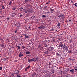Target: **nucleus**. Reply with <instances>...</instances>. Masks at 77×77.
Segmentation results:
<instances>
[{
    "mask_svg": "<svg viewBox=\"0 0 77 77\" xmlns=\"http://www.w3.org/2000/svg\"><path fill=\"white\" fill-rule=\"evenodd\" d=\"M58 17H59V18H61L62 20H64V19H65L64 14L62 13H60V14L58 16Z\"/></svg>",
    "mask_w": 77,
    "mask_h": 77,
    "instance_id": "f257e3e1",
    "label": "nucleus"
},
{
    "mask_svg": "<svg viewBox=\"0 0 77 77\" xmlns=\"http://www.w3.org/2000/svg\"><path fill=\"white\" fill-rule=\"evenodd\" d=\"M63 47H64V46L63 45L62 43V42H60L59 44V48H61L62 49V48L63 49Z\"/></svg>",
    "mask_w": 77,
    "mask_h": 77,
    "instance_id": "f03ea898",
    "label": "nucleus"
},
{
    "mask_svg": "<svg viewBox=\"0 0 77 77\" xmlns=\"http://www.w3.org/2000/svg\"><path fill=\"white\" fill-rule=\"evenodd\" d=\"M24 12H25V13H27V12H29V13H30V14H32V13L33 12V11H32L31 10H24Z\"/></svg>",
    "mask_w": 77,
    "mask_h": 77,
    "instance_id": "7ed1b4c3",
    "label": "nucleus"
},
{
    "mask_svg": "<svg viewBox=\"0 0 77 77\" xmlns=\"http://www.w3.org/2000/svg\"><path fill=\"white\" fill-rule=\"evenodd\" d=\"M28 61L29 63H30L31 62H33V61L35 62V59H34V58H32V59H29L28 60Z\"/></svg>",
    "mask_w": 77,
    "mask_h": 77,
    "instance_id": "20e7f679",
    "label": "nucleus"
},
{
    "mask_svg": "<svg viewBox=\"0 0 77 77\" xmlns=\"http://www.w3.org/2000/svg\"><path fill=\"white\" fill-rule=\"evenodd\" d=\"M65 48V50L68 51V47L65 45H64V46H63V49H64Z\"/></svg>",
    "mask_w": 77,
    "mask_h": 77,
    "instance_id": "39448f33",
    "label": "nucleus"
},
{
    "mask_svg": "<svg viewBox=\"0 0 77 77\" xmlns=\"http://www.w3.org/2000/svg\"><path fill=\"white\" fill-rule=\"evenodd\" d=\"M56 56H61L60 54V53H59V52H58L56 53Z\"/></svg>",
    "mask_w": 77,
    "mask_h": 77,
    "instance_id": "423d86ee",
    "label": "nucleus"
},
{
    "mask_svg": "<svg viewBox=\"0 0 77 77\" xmlns=\"http://www.w3.org/2000/svg\"><path fill=\"white\" fill-rule=\"evenodd\" d=\"M24 56V55L22 54V52H20L19 56L20 57H21L22 56Z\"/></svg>",
    "mask_w": 77,
    "mask_h": 77,
    "instance_id": "0eeeda50",
    "label": "nucleus"
},
{
    "mask_svg": "<svg viewBox=\"0 0 77 77\" xmlns=\"http://www.w3.org/2000/svg\"><path fill=\"white\" fill-rule=\"evenodd\" d=\"M34 62H36V61H38V57L37 58H34Z\"/></svg>",
    "mask_w": 77,
    "mask_h": 77,
    "instance_id": "6e6552de",
    "label": "nucleus"
},
{
    "mask_svg": "<svg viewBox=\"0 0 77 77\" xmlns=\"http://www.w3.org/2000/svg\"><path fill=\"white\" fill-rule=\"evenodd\" d=\"M51 74H52L53 73H54V69H51Z\"/></svg>",
    "mask_w": 77,
    "mask_h": 77,
    "instance_id": "1a4fd4ad",
    "label": "nucleus"
},
{
    "mask_svg": "<svg viewBox=\"0 0 77 77\" xmlns=\"http://www.w3.org/2000/svg\"><path fill=\"white\" fill-rule=\"evenodd\" d=\"M16 25V26H17V27H20L21 25H20V23H17Z\"/></svg>",
    "mask_w": 77,
    "mask_h": 77,
    "instance_id": "9d476101",
    "label": "nucleus"
},
{
    "mask_svg": "<svg viewBox=\"0 0 77 77\" xmlns=\"http://www.w3.org/2000/svg\"><path fill=\"white\" fill-rule=\"evenodd\" d=\"M49 51V49H46V51L45 52V54H48V51Z\"/></svg>",
    "mask_w": 77,
    "mask_h": 77,
    "instance_id": "9b49d317",
    "label": "nucleus"
},
{
    "mask_svg": "<svg viewBox=\"0 0 77 77\" xmlns=\"http://www.w3.org/2000/svg\"><path fill=\"white\" fill-rule=\"evenodd\" d=\"M70 72H72V73H74V69H72L71 70H70Z\"/></svg>",
    "mask_w": 77,
    "mask_h": 77,
    "instance_id": "f8f14e48",
    "label": "nucleus"
},
{
    "mask_svg": "<svg viewBox=\"0 0 77 77\" xmlns=\"http://www.w3.org/2000/svg\"><path fill=\"white\" fill-rule=\"evenodd\" d=\"M48 2H47L46 3L45 5H48L49 4H50V3L51 2V1H48Z\"/></svg>",
    "mask_w": 77,
    "mask_h": 77,
    "instance_id": "ddd939ff",
    "label": "nucleus"
},
{
    "mask_svg": "<svg viewBox=\"0 0 77 77\" xmlns=\"http://www.w3.org/2000/svg\"><path fill=\"white\" fill-rule=\"evenodd\" d=\"M0 46L2 47V48H3V47H5V45L3 44L0 45Z\"/></svg>",
    "mask_w": 77,
    "mask_h": 77,
    "instance_id": "4468645a",
    "label": "nucleus"
},
{
    "mask_svg": "<svg viewBox=\"0 0 77 77\" xmlns=\"http://www.w3.org/2000/svg\"><path fill=\"white\" fill-rule=\"evenodd\" d=\"M49 48H50V50H53V49H54V47H51V46H50Z\"/></svg>",
    "mask_w": 77,
    "mask_h": 77,
    "instance_id": "2eb2a0df",
    "label": "nucleus"
},
{
    "mask_svg": "<svg viewBox=\"0 0 77 77\" xmlns=\"http://www.w3.org/2000/svg\"><path fill=\"white\" fill-rule=\"evenodd\" d=\"M44 9L47 10V9H48L47 6H45V7H44Z\"/></svg>",
    "mask_w": 77,
    "mask_h": 77,
    "instance_id": "dca6fc26",
    "label": "nucleus"
},
{
    "mask_svg": "<svg viewBox=\"0 0 77 77\" xmlns=\"http://www.w3.org/2000/svg\"><path fill=\"white\" fill-rule=\"evenodd\" d=\"M60 23L59 22H58V24L57 25V26H58V27H59V26H60Z\"/></svg>",
    "mask_w": 77,
    "mask_h": 77,
    "instance_id": "f3484780",
    "label": "nucleus"
},
{
    "mask_svg": "<svg viewBox=\"0 0 77 77\" xmlns=\"http://www.w3.org/2000/svg\"><path fill=\"white\" fill-rule=\"evenodd\" d=\"M26 54H30V52L29 51H26Z\"/></svg>",
    "mask_w": 77,
    "mask_h": 77,
    "instance_id": "a211bd4d",
    "label": "nucleus"
},
{
    "mask_svg": "<svg viewBox=\"0 0 77 77\" xmlns=\"http://www.w3.org/2000/svg\"><path fill=\"white\" fill-rule=\"evenodd\" d=\"M30 1V0H25L24 1L25 3H27V2H29Z\"/></svg>",
    "mask_w": 77,
    "mask_h": 77,
    "instance_id": "6ab92c4d",
    "label": "nucleus"
},
{
    "mask_svg": "<svg viewBox=\"0 0 77 77\" xmlns=\"http://www.w3.org/2000/svg\"><path fill=\"white\" fill-rule=\"evenodd\" d=\"M12 3V2L11 1H10V3H9V5H10Z\"/></svg>",
    "mask_w": 77,
    "mask_h": 77,
    "instance_id": "aec40b11",
    "label": "nucleus"
},
{
    "mask_svg": "<svg viewBox=\"0 0 77 77\" xmlns=\"http://www.w3.org/2000/svg\"><path fill=\"white\" fill-rule=\"evenodd\" d=\"M16 47H17L18 49V50H20V46L17 45Z\"/></svg>",
    "mask_w": 77,
    "mask_h": 77,
    "instance_id": "412c9836",
    "label": "nucleus"
},
{
    "mask_svg": "<svg viewBox=\"0 0 77 77\" xmlns=\"http://www.w3.org/2000/svg\"><path fill=\"white\" fill-rule=\"evenodd\" d=\"M15 15H16L15 14H13L12 15H11V17H14Z\"/></svg>",
    "mask_w": 77,
    "mask_h": 77,
    "instance_id": "4be33fe9",
    "label": "nucleus"
},
{
    "mask_svg": "<svg viewBox=\"0 0 77 77\" xmlns=\"http://www.w3.org/2000/svg\"><path fill=\"white\" fill-rule=\"evenodd\" d=\"M27 8H30V7L31 6V5H30V4H29L27 5Z\"/></svg>",
    "mask_w": 77,
    "mask_h": 77,
    "instance_id": "5701e85b",
    "label": "nucleus"
},
{
    "mask_svg": "<svg viewBox=\"0 0 77 77\" xmlns=\"http://www.w3.org/2000/svg\"><path fill=\"white\" fill-rule=\"evenodd\" d=\"M1 8L2 9H5V8L4 6H2L1 7Z\"/></svg>",
    "mask_w": 77,
    "mask_h": 77,
    "instance_id": "b1692460",
    "label": "nucleus"
},
{
    "mask_svg": "<svg viewBox=\"0 0 77 77\" xmlns=\"http://www.w3.org/2000/svg\"><path fill=\"white\" fill-rule=\"evenodd\" d=\"M25 38H26L27 39H29V36H28L27 35H26Z\"/></svg>",
    "mask_w": 77,
    "mask_h": 77,
    "instance_id": "393cba45",
    "label": "nucleus"
},
{
    "mask_svg": "<svg viewBox=\"0 0 77 77\" xmlns=\"http://www.w3.org/2000/svg\"><path fill=\"white\" fill-rule=\"evenodd\" d=\"M6 18L8 20H9V19H10V17H9L7 18Z\"/></svg>",
    "mask_w": 77,
    "mask_h": 77,
    "instance_id": "a878e982",
    "label": "nucleus"
},
{
    "mask_svg": "<svg viewBox=\"0 0 77 77\" xmlns=\"http://www.w3.org/2000/svg\"><path fill=\"white\" fill-rule=\"evenodd\" d=\"M42 17H43V18H45V17H46V16H45V15H42Z\"/></svg>",
    "mask_w": 77,
    "mask_h": 77,
    "instance_id": "bb28decb",
    "label": "nucleus"
},
{
    "mask_svg": "<svg viewBox=\"0 0 77 77\" xmlns=\"http://www.w3.org/2000/svg\"><path fill=\"white\" fill-rule=\"evenodd\" d=\"M74 6H75L76 7H77V3H75L74 4Z\"/></svg>",
    "mask_w": 77,
    "mask_h": 77,
    "instance_id": "cd10ccee",
    "label": "nucleus"
},
{
    "mask_svg": "<svg viewBox=\"0 0 77 77\" xmlns=\"http://www.w3.org/2000/svg\"><path fill=\"white\" fill-rule=\"evenodd\" d=\"M41 29H45V26H41Z\"/></svg>",
    "mask_w": 77,
    "mask_h": 77,
    "instance_id": "c85d7f7f",
    "label": "nucleus"
},
{
    "mask_svg": "<svg viewBox=\"0 0 77 77\" xmlns=\"http://www.w3.org/2000/svg\"><path fill=\"white\" fill-rule=\"evenodd\" d=\"M25 20H26V21H28V20H29V19H28V18H25Z\"/></svg>",
    "mask_w": 77,
    "mask_h": 77,
    "instance_id": "c756f323",
    "label": "nucleus"
},
{
    "mask_svg": "<svg viewBox=\"0 0 77 77\" xmlns=\"http://www.w3.org/2000/svg\"><path fill=\"white\" fill-rule=\"evenodd\" d=\"M30 66L29 65V66H28L27 67V68L28 69H29V68H30Z\"/></svg>",
    "mask_w": 77,
    "mask_h": 77,
    "instance_id": "7c9ffc66",
    "label": "nucleus"
},
{
    "mask_svg": "<svg viewBox=\"0 0 77 77\" xmlns=\"http://www.w3.org/2000/svg\"><path fill=\"white\" fill-rule=\"evenodd\" d=\"M71 60H72V61H74L75 60V59H71Z\"/></svg>",
    "mask_w": 77,
    "mask_h": 77,
    "instance_id": "2f4dec72",
    "label": "nucleus"
},
{
    "mask_svg": "<svg viewBox=\"0 0 77 77\" xmlns=\"http://www.w3.org/2000/svg\"><path fill=\"white\" fill-rule=\"evenodd\" d=\"M12 9L13 10H15V9H17V8H13Z\"/></svg>",
    "mask_w": 77,
    "mask_h": 77,
    "instance_id": "473e14b6",
    "label": "nucleus"
},
{
    "mask_svg": "<svg viewBox=\"0 0 77 77\" xmlns=\"http://www.w3.org/2000/svg\"><path fill=\"white\" fill-rule=\"evenodd\" d=\"M5 58L6 60H7V59H9V57H7Z\"/></svg>",
    "mask_w": 77,
    "mask_h": 77,
    "instance_id": "72a5a7b5",
    "label": "nucleus"
},
{
    "mask_svg": "<svg viewBox=\"0 0 77 77\" xmlns=\"http://www.w3.org/2000/svg\"><path fill=\"white\" fill-rule=\"evenodd\" d=\"M14 32H15V33H16L17 32V29L15 30L14 31Z\"/></svg>",
    "mask_w": 77,
    "mask_h": 77,
    "instance_id": "f704fd0d",
    "label": "nucleus"
},
{
    "mask_svg": "<svg viewBox=\"0 0 77 77\" xmlns=\"http://www.w3.org/2000/svg\"><path fill=\"white\" fill-rule=\"evenodd\" d=\"M28 29L31 30H32V29H30V26H29L28 27Z\"/></svg>",
    "mask_w": 77,
    "mask_h": 77,
    "instance_id": "c9c22d12",
    "label": "nucleus"
},
{
    "mask_svg": "<svg viewBox=\"0 0 77 77\" xmlns=\"http://www.w3.org/2000/svg\"><path fill=\"white\" fill-rule=\"evenodd\" d=\"M23 9V8H22V7H21V8H20V10H22V9Z\"/></svg>",
    "mask_w": 77,
    "mask_h": 77,
    "instance_id": "e433bc0d",
    "label": "nucleus"
},
{
    "mask_svg": "<svg viewBox=\"0 0 77 77\" xmlns=\"http://www.w3.org/2000/svg\"><path fill=\"white\" fill-rule=\"evenodd\" d=\"M27 69H28V68H27V67H26V68L25 69V71H27Z\"/></svg>",
    "mask_w": 77,
    "mask_h": 77,
    "instance_id": "4c0bfd02",
    "label": "nucleus"
},
{
    "mask_svg": "<svg viewBox=\"0 0 77 77\" xmlns=\"http://www.w3.org/2000/svg\"><path fill=\"white\" fill-rule=\"evenodd\" d=\"M29 10H32V8H29Z\"/></svg>",
    "mask_w": 77,
    "mask_h": 77,
    "instance_id": "58836bf2",
    "label": "nucleus"
},
{
    "mask_svg": "<svg viewBox=\"0 0 77 77\" xmlns=\"http://www.w3.org/2000/svg\"><path fill=\"white\" fill-rule=\"evenodd\" d=\"M20 17H23V15L20 14Z\"/></svg>",
    "mask_w": 77,
    "mask_h": 77,
    "instance_id": "ea45409f",
    "label": "nucleus"
},
{
    "mask_svg": "<svg viewBox=\"0 0 77 77\" xmlns=\"http://www.w3.org/2000/svg\"><path fill=\"white\" fill-rule=\"evenodd\" d=\"M3 60H4V61H6V58H4L3 59Z\"/></svg>",
    "mask_w": 77,
    "mask_h": 77,
    "instance_id": "a19ab883",
    "label": "nucleus"
},
{
    "mask_svg": "<svg viewBox=\"0 0 77 77\" xmlns=\"http://www.w3.org/2000/svg\"><path fill=\"white\" fill-rule=\"evenodd\" d=\"M22 48L23 49H24V48H25V47L24 46H22Z\"/></svg>",
    "mask_w": 77,
    "mask_h": 77,
    "instance_id": "79ce46f5",
    "label": "nucleus"
},
{
    "mask_svg": "<svg viewBox=\"0 0 77 77\" xmlns=\"http://www.w3.org/2000/svg\"><path fill=\"white\" fill-rule=\"evenodd\" d=\"M70 1H71V3H74V2H73V1H72V0H71Z\"/></svg>",
    "mask_w": 77,
    "mask_h": 77,
    "instance_id": "37998d69",
    "label": "nucleus"
},
{
    "mask_svg": "<svg viewBox=\"0 0 77 77\" xmlns=\"http://www.w3.org/2000/svg\"><path fill=\"white\" fill-rule=\"evenodd\" d=\"M69 60H71V58H69Z\"/></svg>",
    "mask_w": 77,
    "mask_h": 77,
    "instance_id": "c03bdc74",
    "label": "nucleus"
},
{
    "mask_svg": "<svg viewBox=\"0 0 77 77\" xmlns=\"http://www.w3.org/2000/svg\"><path fill=\"white\" fill-rule=\"evenodd\" d=\"M2 13V11L0 10V14Z\"/></svg>",
    "mask_w": 77,
    "mask_h": 77,
    "instance_id": "a18cd8bd",
    "label": "nucleus"
},
{
    "mask_svg": "<svg viewBox=\"0 0 77 77\" xmlns=\"http://www.w3.org/2000/svg\"><path fill=\"white\" fill-rule=\"evenodd\" d=\"M38 29H41V27H38Z\"/></svg>",
    "mask_w": 77,
    "mask_h": 77,
    "instance_id": "49530a36",
    "label": "nucleus"
},
{
    "mask_svg": "<svg viewBox=\"0 0 77 77\" xmlns=\"http://www.w3.org/2000/svg\"><path fill=\"white\" fill-rule=\"evenodd\" d=\"M2 67H0V70H2Z\"/></svg>",
    "mask_w": 77,
    "mask_h": 77,
    "instance_id": "de8ad7c7",
    "label": "nucleus"
},
{
    "mask_svg": "<svg viewBox=\"0 0 77 77\" xmlns=\"http://www.w3.org/2000/svg\"><path fill=\"white\" fill-rule=\"evenodd\" d=\"M68 22V21H69V22H71V20H70L69 21H67Z\"/></svg>",
    "mask_w": 77,
    "mask_h": 77,
    "instance_id": "09e8293b",
    "label": "nucleus"
},
{
    "mask_svg": "<svg viewBox=\"0 0 77 77\" xmlns=\"http://www.w3.org/2000/svg\"><path fill=\"white\" fill-rule=\"evenodd\" d=\"M17 77H20V76H19L18 75H17Z\"/></svg>",
    "mask_w": 77,
    "mask_h": 77,
    "instance_id": "8fccbe9b",
    "label": "nucleus"
},
{
    "mask_svg": "<svg viewBox=\"0 0 77 77\" xmlns=\"http://www.w3.org/2000/svg\"><path fill=\"white\" fill-rule=\"evenodd\" d=\"M47 14H50V12H49V11L47 12Z\"/></svg>",
    "mask_w": 77,
    "mask_h": 77,
    "instance_id": "3c124183",
    "label": "nucleus"
},
{
    "mask_svg": "<svg viewBox=\"0 0 77 77\" xmlns=\"http://www.w3.org/2000/svg\"><path fill=\"white\" fill-rule=\"evenodd\" d=\"M23 35H24V36H26V34H23Z\"/></svg>",
    "mask_w": 77,
    "mask_h": 77,
    "instance_id": "603ef678",
    "label": "nucleus"
},
{
    "mask_svg": "<svg viewBox=\"0 0 77 77\" xmlns=\"http://www.w3.org/2000/svg\"><path fill=\"white\" fill-rule=\"evenodd\" d=\"M57 15H59V13H57Z\"/></svg>",
    "mask_w": 77,
    "mask_h": 77,
    "instance_id": "864d4df0",
    "label": "nucleus"
},
{
    "mask_svg": "<svg viewBox=\"0 0 77 77\" xmlns=\"http://www.w3.org/2000/svg\"><path fill=\"white\" fill-rule=\"evenodd\" d=\"M11 48H14V47L12 46V47H11Z\"/></svg>",
    "mask_w": 77,
    "mask_h": 77,
    "instance_id": "5fc2aeb1",
    "label": "nucleus"
},
{
    "mask_svg": "<svg viewBox=\"0 0 77 77\" xmlns=\"http://www.w3.org/2000/svg\"><path fill=\"white\" fill-rule=\"evenodd\" d=\"M74 68H77V66H75L74 67Z\"/></svg>",
    "mask_w": 77,
    "mask_h": 77,
    "instance_id": "6e6d98bb",
    "label": "nucleus"
},
{
    "mask_svg": "<svg viewBox=\"0 0 77 77\" xmlns=\"http://www.w3.org/2000/svg\"><path fill=\"white\" fill-rule=\"evenodd\" d=\"M45 47H48V46L47 45H46L45 46Z\"/></svg>",
    "mask_w": 77,
    "mask_h": 77,
    "instance_id": "4d7b16f0",
    "label": "nucleus"
},
{
    "mask_svg": "<svg viewBox=\"0 0 77 77\" xmlns=\"http://www.w3.org/2000/svg\"><path fill=\"white\" fill-rule=\"evenodd\" d=\"M2 18H3V17H4V16H2Z\"/></svg>",
    "mask_w": 77,
    "mask_h": 77,
    "instance_id": "13d9d810",
    "label": "nucleus"
},
{
    "mask_svg": "<svg viewBox=\"0 0 77 77\" xmlns=\"http://www.w3.org/2000/svg\"><path fill=\"white\" fill-rule=\"evenodd\" d=\"M69 53H71V51H69Z\"/></svg>",
    "mask_w": 77,
    "mask_h": 77,
    "instance_id": "bf43d9fd",
    "label": "nucleus"
},
{
    "mask_svg": "<svg viewBox=\"0 0 77 77\" xmlns=\"http://www.w3.org/2000/svg\"><path fill=\"white\" fill-rule=\"evenodd\" d=\"M5 0H2V1H3H3H5Z\"/></svg>",
    "mask_w": 77,
    "mask_h": 77,
    "instance_id": "052dcab7",
    "label": "nucleus"
},
{
    "mask_svg": "<svg viewBox=\"0 0 77 77\" xmlns=\"http://www.w3.org/2000/svg\"><path fill=\"white\" fill-rule=\"evenodd\" d=\"M51 12H53V11L54 10H51Z\"/></svg>",
    "mask_w": 77,
    "mask_h": 77,
    "instance_id": "680f3d73",
    "label": "nucleus"
},
{
    "mask_svg": "<svg viewBox=\"0 0 77 77\" xmlns=\"http://www.w3.org/2000/svg\"><path fill=\"white\" fill-rule=\"evenodd\" d=\"M29 45H30V44H31V43H29Z\"/></svg>",
    "mask_w": 77,
    "mask_h": 77,
    "instance_id": "e2e57ef3",
    "label": "nucleus"
},
{
    "mask_svg": "<svg viewBox=\"0 0 77 77\" xmlns=\"http://www.w3.org/2000/svg\"><path fill=\"white\" fill-rule=\"evenodd\" d=\"M52 30H54V29H52Z\"/></svg>",
    "mask_w": 77,
    "mask_h": 77,
    "instance_id": "0e129e2a",
    "label": "nucleus"
},
{
    "mask_svg": "<svg viewBox=\"0 0 77 77\" xmlns=\"http://www.w3.org/2000/svg\"><path fill=\"white\" fill-rule=\"evenodd\" d=\"M58 36H59V35H58Z\"/></svg>",
    "mask_w": 77,
    "mask_h": 77,
    "instance_id": "69168bd1",
    "label": "nucleus"
},
{
    "mask_svg": "<svg viewBox=\"0 0 77 77\" xmlns=\"http://www.w3.org/2000/svg\"><path fill=\"white\" fill-rule=\"evenodd\" d=\"M66 72H67V71H66Z\"/></svg>",
    "mask_w": 77,
    "mask_h": 77,
    "instance_id": "338daca9",
    "label": "nucleus"
},
{
    "mask_svg": "<svg viewBox=\"0 0 77 77\" xmlns=\"http://www.w3.org/2000/svg\"><path fill=\"white\" fill-rule=\"evenodd\" d=\"M25 58H26V57H25Z\"/></svg>",
    "mask_w": 77,
    "mask_h": 77,
    "instance_id": "774afa93",
    "label": "nucleus"
}]
</instances>
